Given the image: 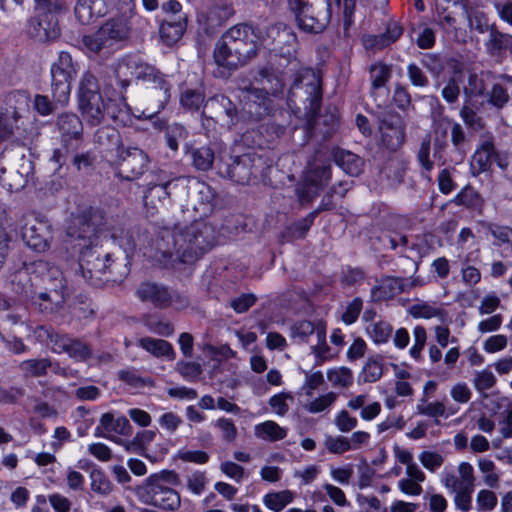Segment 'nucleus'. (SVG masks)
I'll list each match as a JSON object with an SVG mask.
<instances>
[{
    "label": "nucleus",
    "mask_w": 512,
    "mask_h": 512,
    "mask_svg": "<svg viewBox=\"0 0 512 512\" xmlns=\"http://www.w3.org/2000/svg\"><path fill=\"white\" fill-rule=\"evenodd\" d=\"M215 242V227L204 221H195L184 230H164L156 241L153 257L164 268L193 264L210 251Z\"/></svg>",
    "instance_id": "nucleus-1"
},
{
    "label": "nucleus",
    "mask_w": 512,
    "mask_h": 512,
    "mask_svg": "<svg viewBox=\"0 0 512 512\" xmlns=\"http://www.w3.org/2000/svg\"><path fill=\"white\" fill-rule=\"evenodd\" d=\"M259 47V37L254 29L248 24H237L217 40L213 49V60L222 69L221 76H230L254 59Z\"/></svg>",
    "instance_id": "nucleus-2"
},
{
    "label": "nucleus",
    "mask_w": 512,
    "mask_h": 512,
    "mask_svg": "<svg viewBox=\"0 0 512 512\" xmlns=\"http://www.w3.org/2000/svg\"><path fill=\"white\" fill-rule=\"evenodd\" d=\"M322 84L320 75L312 68H302L295 73L287 103L295 113L303 112L311 124L320 110Z\"/></svg>",
    "instance_id": "nucleus-3"
},
{
    "label": "nucleus",
    "mask_w": 512,
    "mask_h": 512,
    "mask_svg": "<svg viewBox=\"0 0 512 512\" xmlns=\"http://www.w3.org/2000/svg\"><path fill=\"white\" fill-rule=\"evenodd\" d=\"M76 74L72 57L67 52H60L58 59L51 66V92L53 101L48 96L37 94L33 108L41 116H48L56 110V104H67L71 91V81Z\"/></svg>",
    "instance_id": "nucleus-4"
},
{
    "label": "nucleus",
    "mask_w": 512,
    "mask_h": 512,
    "mask_svg": "<svg viewBox=\"0 0 512 512\" xmlns=\"http://www.w3.org/2000/svg\"><path fill=\"white\" fill-rule=\"evenodd\" d=\"M270 168L269 160L257 152L242 155L219 154L216 169L219 176L237 184H250L253 180L264 178Z\"/></svg>",
    "instance_id": "nucleus-5"
},
{
    "label": "nucleus",
    "mask_w": 512,
    "mask_h": 512,
    "mask_svg": "<svg viewBox=\"0 0 512 512\" xmlns=\"http://www.w3.org/2000/svg\"><path fill=\"white\" fill-rule=\"evenodd\" d=\"M132 24L126 15H120L105 21L93 34L85 35L82 43L87 51L99 54L103 50L123 47L131 37Z\"/></svg>",
    "instance_id": "nucleus-6"
},
{
    "label": "nucleus",
    "mask_w": 512,
    "mask_h": 512,
    "mask_svg": "<svg viewBox=\"0 0 512 512\" xmlns=\"http://www.w3.org/2000/svg\"><path fill=\"white\" fill-rule=\"evenodd\" d=\"M79 270L86 282L95 287L106 283H115L118 278L113 274L111 254L97 245L80 248Z\"/></svg>",
    "instance_id": "nucleus-7"
},
{
    "label": "nucleus",
    "mask_w": 512,
    "mask_h": 512,
    "mask_svg": "<svg viewBox=\"0 0 512 512\" xmlns=\"http://www.w3.org/2000/svg\"><path fill=\"white\" fill-rule=\"evenodd\" d=\"M139 80L143 85L141 92L143 113L147 117H153L160 113L169 102L172 85L167 76L153 65L145 68V72Z\"/></svg>",
    "instance_id": "nucleus-8"
},
{
    "label": "nucleus",
    "mask_w": 512,
    "mask_h": 512,
    "mask_svg": "<svg viewBox=\"0 0 512 512\" xmlns=\"http://www.w3.org/2000/svg\"><path fill=\"white\" fill-rule=\"evenodd\" d=\"M105 223V215L100 209H86L71 220L67 228L68 241L73 248L78 249L97 245L98 235Z\"/></svg>",
    "instance_id": "nucleus-9"
},
{
    "label": "nucleus",
    "mask_w": 512,
    "mask_h": 512,
    "mask_svg": "<svg viewBox=\"0 0 512 512\" xmlns=\"http://www.w3.org/2000/svg\"><path fill=\"white\" fill-rule=\"evenodd\" d=\"M299 29L318 34L325 30L331 19V0L310 3L308 0H287Z\"/></svg>",
    "instance_id": "nucleus-10"
},
{
    "label": "nucleus",
    "mask_w": 512,
    "mask_h": 512,
    "mask_svg": "<svg viewBox=\"0 0 512 512\" xmlns=\"http://www.w3.org/2000/svg\"><path fill=\"white\" fill-rule=\"evenodd\" d=\"M77 96L78 108L87 124L100 125L105 120L107 101L102 97L98 80L91 72L82 76Z\"/></svg>",
    "instance_id": "nucleus-11"
},
{
    "label": "nucleus",
    "mask_w": 512,
    "mask_h": 512,
    "mask_svg": "<svg viewBox=\"0 0 512 512\" xmlns=\"http://www.w3.org/2000/svg\"><path fill=\"white\" fill-rule=\"evenodd\" d=\"M201 116L203 127L207 131L215 130L217 125L230 130L241 118L236 104L224 94L209 97L205 101Z\"/></svg>",
    "instance_id": "nucleus-12"
},
{
    "label": "nucleus",
    "mask_w": 512,
    "mask_h": 512,
    "mask_svg": "<svg viewBox=\"0 0 512 512\" xmlns=\"http://www.w3.org/2000/svg\"><path fill=\"white\" fill-rule=\"evenodd\" d=\"M112 163L119 166L117 175L126 181L141 178L149 169L150 158L148 154L134 146L124 147Z\"/></svg>",
    "instance_id": "nucleus-13"
},
{
    "label": "nucleus",
    "mask_w": 512,
    "mask_h": 512,
    "mask_svg": "<svg viewBox=\"0 0 512 512\" xmlns=\"http://www.w3.org/2000/svg\"><path fill=\"white\" fill-rule=\"evenodd\" d=\"M40 330L48 340L52 352L57 354L66 353L72 359L80 362H85L92 357L91 347L81 339L54 332L44 327H41Z\"/></svg>",
    "instance_id": "nucleus-14"
},
{
    "label": "nucleus",
    "mask_w": 512,
    "mask_h": 512,
    "mask_svg": "<svg viewBox=\"0 0 512 512\" xmlns=\"http://www.w3.org/2000/svg\"><path fill=\"white\" fill-rule=\"evenodd\" d=\"M405 130V121L399 113L387 111L379 116L380 142L387 150L395 152L403 146Z\"/></svg>",
    "instance_id": "nucleus-15"
},
{
    "label": "nucleus",
    "mask_w": 512,
    "mask_h": 512,
    "mask_svg": "<svg viewBox=\"0 0 512 512\" xmlns=\"http://www.w3.org/2000/svg\"><path fill=\"white\" fill-rule=\"evenodd\" d=\"M35 272L43 273L44 280H56L54 285H51L50 290L38 292V298L42 301L39 305L42 311H53L59 304L63 302V277L62 273L57 267L50 266L46 261L35 262Z\"/></svg>",
    "instance_id": "nucleus-16"
},
{
    "label": "nucleus",
    "mask_w": 512,
    "mask_h": 512,
    "mask_svg": "<svg viewBox=\"0 0 512 512\" xmlns=\"http://www.w3.org/2000/svg\"><path fill=\"white\" fill-rule=\"evenodd\" d=\"M454 120L444 114L442 106L432 113V139H433V157L437 159L441 165L448 160L447 149L449 148L448 133L451 132Z\"/></svg>",
    "instance_id": "nucleus-17"
},
{
    "label": "nucleus",
    "mask_w": 512,
    "mask_h": 512,
    "mask_svg": "<svg viewBox=\"0 0 512 512\" xmlns=\"http://www.w3.org/2000/svg\"><path fill=\"white\" fill-rule=\"evenodd\" d=\"M56 127L61 136V145L67 152H75L83 141V123L77 114L64 112L58 115Z\"/></svg>",
    "instance_id": "nucleus-18"
},
{
    "label": "nucleus",
    "mask_w": 512,
    "mask_h": 512,
    "mask_svg": "<svg viewBox=\"0 0 512 512\" xmlns=\"http://www.w3.org/2000/svg\"><path fill=\"white\" fill-rule=\"evenodd\" d=\"M28 34L37 41H53L60 36L61 30L55 15L37 13L28 21Z\"/></svg>",
    "instance_id": "nucleus-19"
},
{
    "label": "nucleus",
    "mask_w": 512,
    "mask_h": 512,
    "mask_svg": "<svg viewBox=\"0 0 512 512\" xmlns=\"http://www.w3.org/2000/svg\"><path fill=\"white\" fill-rule=\"evenodd\" d=\"M149 63L142 61L135 55H126L121 58L114 67V74L117 83L125 92L131 84L132 78L139 80L145 72V68L149 67Z\"/></svg>",
    "instance_id": "nucleus-20"
},
{
    "label": "nucleus",
    "mask_w": 512,
    "mask_h": 512,
    "mask_svg": "<svg viewBox=\"0 0 512 512\" xmlns=\"http://www.w3.org/2000/svg\"><path fill=\"white\" fill-rule=\"evenodd\" d=\"M94 144L102 157L113 162L125 147L118 130L110 126L99 128L94 134Z\"/></svg>",
    "instance_id": "nucleus-21"
},
{
    "label": "nucleus",
    "mask_w": 512,
    "mask_h": 512,
    "mask_svg": "<svg viewBox=\"0 0 512 512\" xmlns=\"http://www.w3.org/2000/svg\"><path fill=\"white\" fill-rule=\"evenodd\" d=\"M270 99L267 93L261 89L251 88L247 91L244 98V104L241 118H246L249 121H260L263 117L269 114Z\"/></svg>",
    "instance_id": "nucleus-22"
},
{
    "label": "nucleus",
    "mask_w": 512,
    "mask_h": 512,
    "mask_svg": "<svg viewBox=\"0 0 512 512\" xmlns=\"http://www.w3.org/2000/svg\"><path fill=\"white\" fill-rule=\"evenodd\" d=\"M27 153L28 148L23 143H11L0 154V163L8 167L13 166L14 170L31 176L34 166Z\"/></svg>",
    "instance_id": "nucleus-23"
},
{
    "label": "nucleus",
    "mask_w": 512,
    "mask_h": 512,
    "mask_svg": "<svg viewBox=\"0 0 512 512\" xmlns=\"http://www.w3.org/2000/svg\"><path fill=\"white\" fill-rule=\"evenodd\" d=\"M484 48L490 57L502 61L508 55L512 56V34L500 31L497 26L492 27Z\"/></svg>",
    "instance_id": "nucleus-24"
},
{
    "label": "nucleus",
    "mask_w": 512,
    "mask_h": 512,
    "mask_svg": "<svg viewBox=\"0 0 512 512\" xmlns=\"http://www.w3.org/2000/svg\"><path fill=\"white\" fill-rule=\"evenodd\" d=\"M331 179V164L325 157V153L317 151L312 160L307 164L306 181L315 187H324Z\"/></svg>",
    "instance_id": "nucleus-25"
},
{
    "label": "nucleus",
    "mask_w": 512,
    "mask_h": 512,
    "mask_svg": "<svg viewBox=\"0 0 512 512\" xmlns=\"http://www.w3.org/2000/svg\"><path fill=\"white\" fill-rule=\"evenodd\" d=\"M48 235V226L46 223L41 221L33 220L31 222H27L21 228V236L23 241L28 247L37 252H44L46 249H48Z\"/></svg>",
    "instance_id": "nucleus-26"
},
{
    "label": "nucleus",
    "mask_w": 512,
    "mask_h": 512,
    "mask_svg": "<svg viewBox=\"0 0 512 512\" xmlns=\"http://www.w3.org/2000/svg\"><path fill=\"white\" fill-rule=\"evenodd\" d=\"M150 504L163 510H177L181 505L179 493L171 487L155 483L147 485Z\"/></svg>",
    "instance_id": "nucleus-27"
},
{
    "label": "nucleus",
    "mask_w": 512,
    "mask_h": 512,
    "mask_svg": "<svg viewBox=\"0 0 512 512\" xmlns=\"http://www.w3.org/2000/svg\"><path fill=\"white\" fill-rule=\"evenodd\" d=\"M136 295L142 302L151 303L156 308L169 307V288L165 285L150 281L143 282L138 286Z\"/></svg>",
    "instance_id": "nucleus-28"
},
{
    "label": "nucleus",
    "mask_w": 512,
    "mask_h": 512,
    "mask_svg": "<svg viewBox=\"0 0 512 512\" xmlns=\"http://www.w3.org/2000/svg\"><path fill=\"white\" fill-rule=\"evenodd\" d=\"M497 152L493 140L486 139L480 143L472 157V168L476 170V174H481L491 169Z\"/></svg>",
    "instance_id": "nucleus-29"
},
{
    "label": "nucleus",
    "mask_w": 512,
    "mask_h": 512,
    "mask_svg": "<svg viewBox=\"0 0 512 512\" xmlns=\"http://www.w3.org/2000/svg\"><path fill=\"white\" fill-rule=\"evenodd\" d=\"M297 47H279V49H272V57L277 69L280 70L282 77L289 72L296 73L303 67L300 61L296 58Z\"/></svg>",
    "instance_id": "nucleus-30"
},
{
    "label": "nucleus",
    "mask_w": 512,
    "mask_h": 512,
    "mask_svg": "<svg viewBox=\"0 0 512 512\" xmlns=\"http://www.w3.org/2000/svg\"><path fill=\"white\" fill-rule=\"evenodd\" d=\"M405 290L404 279L386 276L380 280L379 285L371 289L372 297L378 301L389 300Z\"/></svg>",
    "instance_id": "nucleus-31"
},
{
    "label": "nucleus",
    "mask_w": 512,
    "mask_h": 512,
    "mask_svg": "<svg viewBox=\"0 0 512 512\" xmlns=\"http://www.w3.org/2000/svg\"><path fill=\"white\" fill-rule=\"evenodd\" d=\"M187 27L186 15H180L175 20L165 19L159 29L163 43L167 46L175 44L183 35Z\"/></svg>",
    "instance_id": "nucleus-32"
},
{
    "label": "nucleus",
    "mask_w": 512,
    "mask_h": 512,
    "mask_svg": "<svg viewBox=\"0 0 512 512\" xmlns=\"http://www.w3.org/2000/svg\"><path fill=\"white\" fill-rule=\"evenodd\" d=\"M186 152L190 155L192 166L198 171L210 170L216 160L215 151L209 145L186 146Z\"/></svg>",
    "instance_id": "nucleus-33"
},
{
    "label": "nucleus",
    "mask_w": 512,
    "mask_h": 512,
    "mask_svg": "<svg viewBox=\"0 0 512 512\" xmlns=\"http://www.w3.org/2000/svg\"><path fill=\"white\" fill-rule=\"evenodd\" d=\"M335 163L348 175L358 176L362 172L363 160L356 154L343 149L332 153Z\"/></svg>",
    "instance_id": "nucleus-34"
},
{
    "label": "nucleus",
    "mask_w": 512,
    "mask_h": 512,
    "mask_svg": "<svg viewBox=\"0 0 512 512\" xmlns=\"http://www.w3.org/2000/svg\"><path fill=\"white\" fill-rule=\"evenodd\" d=\"M30 176L14 170L13 166L0 163V183L11 192L22 190L28 183Z\"/></svg>",
    "instance_id": "nucleus-35"
},
{
    "label": "nucleus",
    "mask_w": 512,
    "mask_h": 512,
    "mask_svg": "<svg viewBox=\"0 0 512 512\" xmlns=\"http://www.w3.org/2000/svg\"><path fill=\"white\" fill-rule=\"evenodd\" d=\"M137 345L157 358L166 357L174 360L176 356L171 343L163 339L143 337L137 341Z\"/></svg>",
    "instance_id": "nucleus-36"
},
{
    "label": "nucleus",
    "mask_w": 512,
    "mask_h": 512,
    "mask_svg": "<svg viewBox=\"0 0 512 512\" xmlns=\"http://www.w3.org/2000/svg\"><path fill=\"white\" fill-rule=\"evenodd\" d=\"M100 428H103L106 432H115L122 436L132 435L133 428L129 420L120 416L115 418L112 413H104L100 418V426L96 428V435H100Z\"/></svg>",
    "instance_id": "nucleus-37"
},
{
    "label": "nucleus",
    "mask_w": 512,
    "mask_h": 512,
    "mask_svg": "<svg viewBox=\"0 0 512 512\" xmlns=\"http://www.w3.org/2000/svg\"><path fill=\"white\" fill-rule=\"evenodd\" d=\"M403 33L402 27L397 22L387 25L386 31L379 35L369 36L365 40L366 47L383 49L397 41Z\"/></svg>",
    "instance_id": "nucleus-38"
},
{
    "label": "nucleus",
    "mask_w": 512,
    "mask_h": 512,
    "mask_svg": "<svg viewBox=\"0 0 512 512\" xmlns=\"http://www.w3.org/2000/svg\"><path fill=\"white\" fill-rule=\"evenodd\" d=\"M30 97L26 91H12L5 97L4 107L1 111L10 115H16L22 118L23 113L29 109Z\"/></svg>",
    "instance_id": "nucleus-39"
},
{
    "label": "nucleus",
    "mask_w": 512,
    "mask_h": 512,
    "mask_svg": "<svg viewBox=\"0 0 512 512\" xmlns=\"http://www.w3.org/2000/svg\"><path fill=\"white\" fill-rule=\"evenodd\" d=\"M269 37L273 40V48L297 47V37L293 30L285 24L279 23L269 29Z\"/></svg>",
    "instance_id": "nucleus-40"
},
{
    "label": "nucleus",
    "mask_w": 512,
    "mask_h": 512,
    "mask_svg": "<svg viewBox=\"0 0 512 512\" xmlns=\"http://www.w3.org/2000/svg\"><path fill=\"white\" fill-rule=\"evenodd\" d=\"M450 137L452 152L455 155V162H461L466 155L468 137L464 127L459 122H453Z\"/></svg>",
    "instance_id": "nucleus-41"
},
{
    "label": "nucleus",
    "mask_w": 512,
    "mask_h": 512,
    "mask_svg": "<svg viewBox=\"0 0 512 512\" xmlns=\"http://www.w3.org/2000/svg\"><path fill=\"white\" fill-rule=\"evenodd\" d=\"M457 206H463L470 210L481 211L484 200L471 186H465L452 200Z\"/></svg>",
    "instance_id": "nucleus-42"
},
{
    "label": "nucleus",
    "mask_w": 512,
    "mask_h": 512,
    "mask_svg": "<svg viewBox=\"0 0 512 512\" xmlns=\"http://www.w3.org/2000/svg\"><path fill=\"white\" fill-rule=\"evenodd\" d=\"M492 77L490 71L482 72L480 75L471 73L463 92L466 98H473L484 95L486 90V79Z\"/></svg>",
    "instance_id": "nucleus-43"
},
{
    "label": "nucleus",
    "mask_w": 512,
    "mask_h": 512,
    "mask_svg": "<svg viewBox=\"0 0 512 512\" xmlns=\"http://www.w3.org/2000/svg\"><path fill=\"white\" fill-rule=\"evenodd\" d=\"M255 435L263 440L278 441L287 435V430L274 421H266L255 426Z\"/></svg>",
    "instance_id": "nucleus-44"
},
{
    "label": "nucleus",
    "mask_w": 512,
    "mask_h": 512,
    "mask_svg": "<svg viewBox=\"0 0 512 512\" xmlns=\"http://www.w3.org/2000/svg\"><path fill=\"white\" fill-rule=\"evenodd\" d=\"M370 81L373 90L384 87L392 76L390 65L383 62H377L369 67Z\"/></svg>",
    "instance_id": "nucleus-45"
},
{
    "label": "nucleus",
    "mask_w": 512,
    "mask_h": 512,
    "mask_svg": "<svg viewBox=\"0 0 512 512\" xmlns=\"http://www.w3.org/2000/svg\"><path fill=\"white\" fill-rule=\"evenodd\" d=\"M383 358L380 355L368 358L362 368L360 377L365 383H373L378 381L383 375Z\"/></svg>",
    "instance_id": "nucleus-46"
},
{
    "label": "nucleus",
    "mask_w": 512,
    "mask_h": 512,
    "mask_svg": "<svg viewBox=\"0 0 512 512\" xmlns=\"http://www.w3.org/2000/svg\"><path fill=\"white\" fill-rule=\"evenodd\" d=\"M52 366V362L48 358L28 359L20 363L21 371L30 377H43L47 375L48 369Z\"/></svg>",
    "instance_id": "nucleus-47"
},
{
    "label": "nucleus",
    "mask_w": 512,
    "mask_h": 512,
    "mask_svg": "<svg viewBox=\"0 0 512 512\" xmlns=\"http://www.w3.org/2000/svg\"><path fill=\"white\" fill-rule=\"evenodd\" d=\"M294 499V494L290 490L271 492L264 496L265 506L275 512H280Z\"/></svg>",
    "instance_id": "nucleus-48"
},
{
    "label": "nucleus",
    "mask_w": 512,
    "mask_h": 512,
    "mask_svg": "<svg viewBox=\"0 0 512 512\" xmlns=\"http://www.w3.org/2000/svg\"><path fill=\"white\" fill-rule=\"evenodd\" d=\"M366 332L376 344H382L392 336L393 327L389 322L379 320L367 325Z\"/></svg>",
    "instance_id": "nucleus-49"
},
{
    "label": "nucleus",
    "mask_w": 512,
    "mask_h": 512,
    "mask_svg": "<svg viewBox=\"0 0 512 512\" xmlns=\"http://www.w3.org/2000/svg\"><path fill=\"white\" fill-rule=\"evenodd\" d=\"M205 95L199 89H186L181 93V106L189 111H198L205 104Z\"/></svg>",
    "instance_id": "nucleus-50"
},
{
    "label": "nucleus",
    "mask_w": 512,
    "mask_h": 512,
    "mask_svg": "<svg viewBox=\"0 0 512 512\" xmlns=\"http://www.w3.org/2000/svg\"><path fill=\"white\" fill-rule=\"evenodd\" d=\"M91 479V489L93 492L101 495L107 496L113 490V484L106 476L103 470L101 469H93L90 472Z\"/></svg>",
    "instance_id": "nucleus-51"
},
{
    "label": "nucleus",
    "mask_w": 512,
    "mask_h": 512,
    "mask_svg": "<svg viewBox=\"0 0 512 512\" xmlns=\"http://www.w3.org/2000/svg\"><path fill=\"white\" fill-rule=\"evenodd\" d=\"M143 198L146 207L156 209L158 204L167 199L168 196L162 182L160 181L158 183H149Z\"/></svg>",
    "instance_id": "nucleus-52"
},
{
    "label": "nucleus",
    "mask_w": 512,
    "mask_h": 512,
    "mask_svg": "<svg viewBox=\"0 0 512 512\" xmlns=\"http://www.w3.org/2000/svg\"><path fill=\"white\" fill-rule=\"evenodd\" d=\"M161 182L167 192L168 198L171 196L183 197L188 194L189 179L187 177L179 176L169 180L161 179Z\"/></svg>",
    "instance_id": "nucleus-53"
},
{
    "label": "nucleus",
    "mask_w": 512,
    "mask_h": 512,
    "mask_svg": "<svg viewBox=\"0 0 512 512\" xmlns=\"http://www.w3.org/2000/svg\"><path fill=\"white\" fill-rule=\"evenodd\" d=\"M409 313L414 318L430 319L434 317L443 318L444 311L440 307L427 302L417 303L409 308Z\"/></svg>",
    "instance_id": "nucleus-54"
},
{
    "label": "nucleus",
    "mask_w": 512,
    "mask_h": 512,
    "mask_svg": "<svg viewBox=\"0 0 512 512\" xmlns=\"http://www.w3.org/2000/svg\"><path fill=\"white\" fill-rule=\"evenodd\" d=\"M459 115L468 128L475 131H480L484 128L483 119L467 102L461 107Z\"/></svg>",
    "instance_id": "nucleus-55"
},
{
    "label": "nucleus",
    "mask_w": 512,
    "mask_h": 512,
    "mask_svg": "<svg viewBox=\"0 0 512 512\" xmlns=\"http://www.w3.org/2000/svg\"><path fill=\"white\" fill-rule=\"evenodd\" d=\"M480 471L484 474V482L491 488H496L499 485V475L495 473V463L486 458L478 460Z\"/></svg>",
    "instance_id": "nucleus-56"
},
{
    "label": "nucleus",
    "mask_w": 512,
    "mask_h": 512,
    "mask_svg": "<svg viewBox=\"0 0 512 512\" xmlns=\"http://www.w3.org/2000/svg\"><path fill=\"white\" fill-rule=\"evenodd\" d=\"M327 378L334 386L339 387H348L353 382V374L347 367L329 370Z\"/></svg>",
    "instance_id": "nucleus-57"
},
{
    "label": "nucleus",
    "mask_w": 512,
    "mask_h": 512,
    "mask_svg": "<svg viewBox=\"0 0 512 512\" xmlns=\"http://www.w3.org/2000/svg\"><path fill=\"white\" fill-rule=\"evenodd\" d=\"M36 9L39 13L55 15L68 10L66 0H35Z\"/></svg>",
    "instance_id": "nucleus-58"
},
{
    "label": "nucleus",
    "mask_w": 512,
    "mask_h": 512,
    "mask_svg": "<svg viewBox=\"0 0 512 512\" xmlns=\"http://www.w3.org/2000/svg\"><path fill=\"white\" fill-rule=\"evenodd\" d=\"M318 344L312 347V350L317 358V364L323 363L325 360L332 357L330 347L326 343V330L325 327L317 329Z\"/></svg>",
    "instance_id": "nucleus-59"
},
{
    "label": "nucleus",
    "mask_w": 512,
    "mask_h": 512,
    "mask_svg": "<svg viewBox=\"0 0 512 512\" xmlns=\"http://www.w3.org/2000/svg\"><path fill=\"white\" fill-rule=\"evenodd\" d=\"M118 377L124 383L135 388L152 385L150 378H142L135 369L121 370L118 372Z\"/></svg>",
    "instance_id": "nucleus-60"
},
{
    "label": "nucleus",
    "mask_w": 512,
    "mask_h": 512,
    "mask_svg": "<svg viewBox=\"0 0 512 512\" xmlns=\"http://www.w3.org/2000/svg\"><path fill=\"white\" fill-rule=\"evenodd\" d=\"M322 327L324 326L321 324L316 326L311 321H299L291 327L292 337L299 338L301 341H306L310 335H312L314 332L317 333V329Z\"/></svg>",
    "instance_id": "nucleus-61"
},
{
    "label": "nucleus",
    "mask_w": 512,
    "mask_h": 512,
    "mask_svg": "<svg viewBox=\"0 0 512 512\" xmlns=\"http://www.w3.org/2000/svg\"><path fill=\"white\" fill-rule=\"evenodd\" d=\"M186 136H187V131L184 128V126H182L180 124L170 125L167 128V131L165 134L166 143L171 150L176 151L179 147V141L182 139H185Z\"/></svg>",
    "instance_id": "nucleus-62"
},
{
    "label": "nucleus",
    "mask_w": 512,
    "mask_h": 512,
    "mask_svg": "<svg viewBox=\"0 0 512 512\" xmlns=\"http://www.w3.org/2000/svg\"><path fill=\"white\" fill-rule=\"evenodd\" d=\"M407 77L414 87L425 88L429 85L428 76L416 63L407 66Z\"/></svg>",
    "instance_id": "nucleus-63"
},
{
    "label": "nucleus",
    "mask_w": 512,
    "mask_h": 512,
    "mask_svg": "<svg viewBox=\"0 0 512 512\" xmlns=\"http://www.w3.org/2000/svg\"><path fill=\"white\" fill-rule=\"evenodd\" d=\"M473 384L478 392H483L494 387L496 377L490 370L483 369L475 373Z\"/></svg>",
    "instance_id": "nucleus-64"
}]
</instances>
